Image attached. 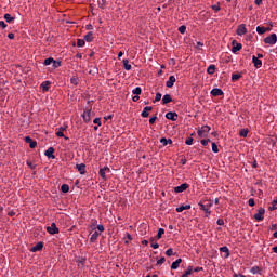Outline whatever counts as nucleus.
I'll use <instances>...</instances> for the list:
<instances>
[{"instance_id": "obj_9", "label": "nucleus", "mask_w": 277, "mask_h": 277, "mask_svg": "<svg viewBox=\"0 0 277 277\" xmlns=\"http://www.w3.org/2000/svg\"><path fill=\"white\" fill-rule=\"evenodd\" d=\"M166 118L167 120H172L173 122H175V120H177L179 118V115L176 113L169 111L166 114Z\"/></svg>"}, {"instance_id": "obj_24", "label": "nucleus", "mask_w": 277, "mask_h": 277, "mask_svg": "<svg viewBox=\"0 0 277 277\" xmlns=\"http://www.w3.org/2000/svg\"><path fill=\"white\" fill-rule=\"evenodd\" d=\"M78 172H80V174H85V164L84 163H80L76 166Z\"/></svg>"}, {"instance_id": "obj_19", "label": "nucleus", "mask_w": 277, "mask_h": 277, "mask_svg": "<svg viewBox=\"0 0 277 277\" xmlns=\"http://www.w3.org/2000/svg\"><path fill=\"white\" fill-rule=\"evenodd\" d=\"M220 252H223L225 254V259H228L230 256V251L228 250V247H221Z\"/></svg>"}, {"instance_id": "obj_34", "label": "nucleus", "mask_w": 277, "mask_h": 277, "mask_svg": "<svg viewBox=\"0 0 277 277\" xmlns=\"http://www.w3.org/2000/svg\"><path fill=\"white\" fill-rule=\"evenodd\" d=\"M98 235H101V234H98V232H94V233L91 235L90 240H91L92 242L96 241V239H98Z\"/></svg>"}, {"instance_id": "obj_30", "label": "nucleus", "mask_w": 277, "mask_h": 277, "mask_svg": "<svg viewBox=\"0 0 277 277\" xmlns=\"http://www.w3.org/2000/svg\"><path fill=\"white\" fill-rule=\"evenodd\" d=\"M163 235H166V229L159 228L156 239H161V237H163Z\"/></svg>"}, {"instance_id": "obj_53", "label": "nucleus", "mask_w": 277, "mask_h": 277, "mask_svg": "<svg viewBox=\"0 0 277 277\" xmlns=\"http://www.w3.org/2000/svg\"><path fill=\"white\" fill-rule=\"evenodd\" d=\"M0 27L1 29H5L8 27V24H5V22L0 21Z\"/></svg>"}, {"instance_id": "obj_22", "label": "nucleus", "mask_w": 277, "mask_h": 277, "mask_svg": "<svg viewBox=\"0 0 277 277\" xmlns=\"http://www.w3.org/2000/svg\"><path fill=\"white\" fill-rule=\"evenodd\" d=\"M193 272H194V267L193 266H188L187 269L182 275V277H189V276H192Z\"/></svg>"}, {"instance_id": "obj_48", "label": "nucleus", "mask_w": 277, "mask_h": 277, "mask_svg": "<svg viewBox=\"0 0 277 277\" xmlns=\"http://www.w3.org/2000/svg\"><path fill=\"white\" fill-rule=\"evenodd\" d=\"M212 150H213L214 153H220V149L217 148V144L212 143Z\"/></svg>"}, {"instance_id": "obj_64", "label": "nucleus", "mask_w": 277, "mask_h": 277, "mask_svg": "<svg viewBox=\"0 0 277 277\" xmlns=\"http://www.w3.org/2000/svg\"><path fill=\"white\" fill-rule=\"evenodd\" d=\"M272 251L275 252V254H277V246L272 248Z\"/></svg>"}, {"instance_id": "obj_16", "label": "nucleus", "mask_w": 277, "mask_h": 277, "mask_svg": "<svg viewBox=\"0 0 277 277\" xmlns=\"http://www.w3.org/2000/svg\"><path fill=\"white\" fill-rule=\"evenodd\" d=\"M44 248V245L42 242H38L35 247L30 249L31 252H40Z\"/></svg>"}, {"instance_id": "obj_4", "label": "nucleus", "mask_w": 277, "mask_h": 277, "mask_svg": "<svg viewBox=\"0 0 277 277\" xmlns=\"http://www.w3.org/2000/svg\"><path fill=\"white\" fill-rule=\"evenodd\" d=\"M107 174H111V169H109V167L100 169V176L103 179V181H107Z\"/></svg>"}, {"instance_id": "obj_26", "label": "nucleus", "mask_w": 277, "mask_h": 277, "mask_svg": "<svg viewBox=\"0 0 277 277\" xmlns=\"http://www.w3.org/2000/svg\"><path fill=\"white\" fill-rule=\"evenodd\" d=\"M84 40L87 42H92V40H94V34L93 32H88L85 36H84Z\"/></svg>"}, {"instance_id": "obj_15", "label": "nucleus", "mask_w": 277, "mask_h": 277, "mask_svg": "<svg viewBox=\"0 0 277 277\" xmlns=\"http://www.w3.org/2000/svg\"><path fill=\"white\" fill-rule=\"evenodd\" d=\"M252 62H253L255 68H261L263 66V62L261 60H259V57H256V56L252 57Z\"/></svg>"}, {"instance_id": "obj_41", "label": "nucleus", "mask_w": 277, "mask_h": 277, "mask_svg": "<svg viewBox=\"0 0 277 277\" xmlns=\"http://www.w3.org/2000/svg\"><path fill=\"white\" fill-rule=\"evenodd\" d=\"M53 58L52 57H49V58H45L44 60V66H51V64H53Z\"/></svg>"}, {"instance_id": "obj_18", "label": "nucleus", "mask_w": 277, "mask_h": 277, "mask_svg": "<svg viewBox=\"0 0 277 277\" xmlns=\"http://www.w3.org/2000/svg\"><path fill=\"white\" fill-rule=\"evenodd\" d=\"M189 209H192L190 205L180 206V207L176 208V212L177 213H183V211H187Z\"/></svg>"}, {"instance_id": "obj_31", "label": "nucleus", "mask_w": 277, "mask_h": 277, "mask_svg": "<svg viewBox=\"0 0 277 277\" xmlns=\"http://www.w3.org/2000/svg\"><path fill=\"white\" fill-rule=\"evenodd\" d=\"M256 31H258V34H260V36H263V34H265L267 31V28L258 26Z\"/></svg>"}, {"instance_id": "obj_25", "label": "nucleus", "mask_w": 277, "mask_h": 277, "mask_svg": "<svg viewBox=\"0 0 277 277\" xmlns=\"http://www.w3.org/2000/svg\"><path fill=\"white\" fill-rule=\"evenodd\" d=\"M41 88H42L43 92H49V88H51V82L44 81V82L41 84Z\"/></svg>"}, {"instance_id": "obj_52", "label": "nucleus", "mask_w": 277, "mask_h": 277, "mask_svg": "<svg viewBox=\"0 0 277 277\" xmlns=\"http://www.w3.org/2000/svg\"><path fill=\"white\" fill-rule=\"evenodd\" d=\"M27 166H28V168H29L30 170H36V164H34V163L27 161Z\"/></svg>"}, {"instance_id": "obj_61", "label": "nucleus", "mask_w": 277, "mask_h": 277, "mask_svg": "<svg viewBox=\"0 0 277 277\" xmlns=\"http://www.w3.org/2000/svg\"><path fill=\"white\" fill-rule=\"evenodd\" d=\"M8 38H9L10 40H14V34L10 32V34L8 35Z\"/></svg>"}, {"instance_id": "obj_7", "label": "nucleus", "mask_w": 277, "mask_h": 277, "mask_svg": "<svg viewBox=\"0 0 277 277\" xmlns=\"http://www.w3.org/2000/svg\"><path fill=\"white\" fill-rule=\"evenodd\" d=\"M237 36H246V34H248V29L246 28V24H241L238 26L237 31H236Z\"/></svg>"}, {"instance_id": "obj_21", "label": "nucleus", "mask_w": 277, "mask_h": 277, "mask_svg": "<svg viewBox=\"0 0 277 277\" xmlns=\"http://www.w3.org/2000/svg\"><path fill=\"white\" fill-rule=\"evenodd\" d=\"M181 263H183V260L182 259H177L176 261H174L171 264V269H179V265H181Z\"/></svg>"}, {"instance_id": "obj_23", "label": "nucleus", "mask_w": 277, "mask_h": 277, "mask_svg": "<svg viewBox=\"0 0 277 277\" xmlns=\"http://www.w3.org/2000/svg\"><path fill=\"white\" fill-rule=\"evenodd\" d=\"M168 103H172V96H170V94H166V95L162 97V104H163V105H168Z\"/></svg>"}, {"instance_id": "obj_50", "label": "nucleus", "mask_w": 277, "mask_h": 277, "mask_svg": "<svg viewBox=\"0 0 277 277\" xmlns=\"http://www.w3.org/2000/svg\"><path fill=\"white\" fill-rule=\"evenodd\" d=\"M212 10H214V12H220L221 10L220 4L212 5Z\"/></svg>"}, {"instance_id": "obj_47", "label": "nucleus", "mask_w": 277, "mask_h": 277, "mask_svg": "<svg viewBox=\"0 0 277 277\" xmlns=\"http://www.w3.org/2000/svg\"><path fill=\"white\" fill-rule=\"evenodd\" d=\"M161 101V93H157L154 100V103H159Z\"/></svg>"}, {"instance_id": "obj_44", "label": "nucleus", "mask_w": 277, "mask_h": 277, "mask_svg": "<svg viewBox=\"0 0 277 277\" xmlns=\"http://www.w3.org/2000/svg\"><path fill=\"white\" fill-rule=\"evenodd\" d=\"M167 256H174V250L172 248L166 251Z\"/></svg>"}, {"instance_id": "obj_62", "label": "nucleus", "mask_w": 277, "mask_h": 277, "mask_svg": "<svg viewBox=\"0 0 277 277\" xmlns=\"http://www.w3.org/2000/svg\"><path fill=\"white\" fill-rule=\"evenodd\" d=\"M111 118H114V116L113 115H108V116L104 117V120H111Z\"/></svg>"}, {"instance_id": "obj_56", "label": "nucleus", "mask_w": 277, "mask_h": 277, "mask_svg": "<svg viewBox=\"0 0 277 277\" xmlns=\"http://www.w3.org/2000/svg\"><path fill=\"white\" fill-rule=\"evenodd\" d=\"M216 224H217L219 226H224V220L219 219V220L216 221Z\"/></svg>"}, {"instance_id": "obj_29", "label": "nucleus", "mask_w": 277, "mask_h": 277, "mask_svg": "<svg viewBox=\"0 0 277 277\" xmlns=\"http://www.w3.org/2000/svg\"><path fill=\"white\" fill-rule=\"evenodd\" d=\"M160 143L162 144V146H168V144H172V141L170 138L162 137L160 140Z\"/></svg>"}, {"instance_id": "obj_37", "label": "nucleus", "mask_w": 277, "mask_h": 277, "mask_svg": "<svg viewBox=\"0 0 277 277\" xmlns=\"http://www.w3.org/2000/svg\"><path fill=\"white\" fill-rule=\"evenodd\" d=\"M132 94H135L136 96H140V94H142V88L136 87L133 91Z\"/></svg>"}, {"instance_id": "obj_43", "label": "nucleus", "mask_w": 277, "mask_h": 277, "mask_svg": "<svg viewBox=\"0 0 277 277\" xmlns=\"http://www.w3.org/2000/svg\"><path fill=\"white\" fill-rule=\"evenodd\" d=\"M77 47H85V40H83V39H78V40H77Z\"/></svg>"}, {"instance_id": "obj_55", "label": "nucleus", "mask_w": 277, "mask_h": 277, "mask_svg": "<svg viewBox=\"0 0 277 277\" xmlns=\"http://www.w3.org/2000/svg\"><path fill=\"white\" fill-rule=\"evenodd\" d=\"M251 274H259V267H252L251 268Z\"/></svg>"}, {"instance_id": "obj_54", "label": "nucleus", "mask_w": 277, "mask_h": 277, "mask_svg": "<svg viewBox=\"0 0 277 277\" xmlns=\"http://www.w3.org/2000/svg\"><path fill=\"white\" fill-rule=\"evenodd\" d=\"M209 142H211V140H201V145L202 146H207V144H209Z\"/></svg>"}, {"instance_id": "obj_32", "label": "nucleus", "mask_w": 277, "mask_h": 277, "mask_svg": "<svg viewBox=\"0 0 277 277\" xmlns=\"http://www.w3.org/2000/svg\"><path fill=\"white\" fill-rule=\"evenodd\" d=\"M93 122H94V124H97V126H95L94 127V131H97L98 130V127H101V118H95L94 120H93Z\"/></svg>"}, {"instance_id": "obj_60", "label": "nucleus", "mask_w": 277, "mask_h": 277, "mask_svg": "<svg viewBox=\"0 0 277 277\" xmlns=\"http://www.w3.org/2000/svg\"><path fill=\"white\" fill-rule=\"evenodd\" d=\"M132 101H133L134 103H137V101H140V95H135V96L132 98Z\"/></svg>"}, {"instance_id": "obj_39", "label": "nucleus", "mask_w": 277, "mask_h": 277, "mask_svg": "<svg viewBox=\"0 0 277 277\" xmlns=\"http://www.w3.org/2000/svg\"><path fill=\"white\" fill-rule=\"evenodd\" d=\"M239 79H241V75H239V74L232 75V81H239Z\"/></svg>"}, {"instance_id": "obj_1", "label": "nucleus", "mask_w": 277, "mask_h": 277, "mask_svg": "<svg viewBox=\"0 0 277 277\" xmlns=\"http://www.w3.org/2000/svg\"><path fill=\"white\" fill-rule=\"evenodd\" d=\"M209 131H211V127H209V126H202V127L197 131V135H199V137H207V135L209 134Z\"/></svg>"}, {"instance_id": "obj_33", "label": "nucleus", "mask_w": 277, "mask_h": 277, "mask_svg": "<svg viewBox=\"0 0 277 277\" xmlns=\"http://www.w3.org/2000/svg\"><path fill=\"white\" fill-rule=\"evenodd\" d=\"M123 68L126 70H131V64H129V60H123Z\"/></svg>"}, {"instance_id": "obj_14", "label": "nucleus", "mask_w": 277, "mask_h": 277, "mask_svg": "<svg viewBox=\"0 0 277 277\" xmlns=\"http://www.w3.org/2000/svg\"><path fill=\"white\" fill-rule=\"evenodd\" d=\"M211 95L212 96H224V91H222V89H212Z\"/></svg>"}, {"instance_id": "obj_51", "label": "nucleus", "mask_w": 277, "mask_h": 277, "mask_svg": "<svg viewBox=\"0 0 277 277\" xmlns=\"http://www.w3.org/2000/svg\"><path fill=\"white\" fill-rule=\"evenodd\" d=\"M166 263V258H161L157 261V265H163Z\"/></svg>"}, {"instance_id": "obj_40", "label": "nucleus", "mask_w": 277, "mask_h": 277, "mask_svg": "<svg viewBox=\"0 0 277 277\" xmlns=\"http://www.w3.org/2000/svg\"><path fill=\"white\" fill-rule=\"evenodd\" d=\"M4 19L6 21V23H10L11 21H14V17H12V15H10V13L4 14Z\"/></svg>"}, {"instance_id": "obj_59", "label": "nucleus", "mask_w": 277, "mask_h": 277, "mask_svg": "<svg viewBox=\"0 0 277 277\" xmlns=\"http://www.w3.org/2000/svg\"><path fill=\"white\" fill-rule=\"evenodd\" d=\"M156 120H157V117H151L149 119V124H155Z\"/></svg>"}, {"instance_id": "obj_57", "label": "nucleus", "mask_w": 277, "mask_h": 277, "mask_svg": "<svg viewBox=\"0 0 277 277\" xmlns=\"http://www.w3.org/2000/svg\"><path fill=\"white\" fill-rule=\"evenodd\" d=\"M151 248H154V250H157L159 248V243L151 242Z\"/></svg>"}, {"instance_id": "obj_58", "label": "nucleus", "mask_w": 277, "mask_h": 277, "mask_svg": "<svg viewBox=\"0 0 277 277\" xmlns=\"http://www.w3.org/2000/svg\"><path fill=\"white\" fill-rule=\"evenodd\" d=\"M97 230H100V233H103L105 230V226L97 225Z\"/></svg>"}, {"instance_id": "obj_10", "label": "nucleus", "mask_w": 277, "mask_h": 277, "mask_svg": "<svg viewBox=\"0 0 277 277\" xmlns=\"http://www.w3.org/2000/svg\"><path fill=\"white\" fill-rule=\"evenodd\" d=\"M68 129V126H63L58 128V131L56 132L57 137H65V140H68L67 136H64V131Z\"/></svg>"}, {"instance_id": "obj_36", "label": "nucleus", "mask_w": 277, "mask_h": 277, "mask_svg": "<svg viewBox=\"0 0 277 277\" xmlns=\"http://www.w3.org/2000/svg\"><path fill=\"white\" fill-rule=\"evenodd\" d=\"M71 85H78L79 84V78L78 77H71L70 78Z\"/></svg>"}, {"instance_id": "obj_3", "label": "nucleus", "mask_w": 277, "mask_h": 277, "mask_svg": "<svg viewBox=\"0 0 277 277\" xmlns=\"http://www.w3.org/2000/svg\"><path fill=\"white\" fill-rule=\"evenodd\" d=\"M254 220H256V222H263V220H265V209L260 208L258 213L254 214Z\"/></svg>"}, {"instance_id": "obj_45", "label": "nucleus", "mask_w": 277, "mask_h": 277, "mask_svg": "<svg viewBox=\"0 0 277 277\" xmlns=\"http://www.w3.org/2000/svg\"><path fill=\"white\" fill-rule=\"evenodd\" d=\"M180 34H185L187 31V27L185 25L179 27Z\"/></svg>"}, {"instance_id": "obj_13", "label": "nucleus", "mask_w": 277, "mask_h": 277, "mask_svg": "<svg viewBox=\"0 0 277 277\" xmlns=\"http://www.w3.org/2000/svg\"><path fill=\"white\" fill-rule=\"evenodd\" d=\"M174 83H176V78L174 76H170L166 85H167V88H173Z\"/></svg>"}, {"instance_id": "obj_63", "label": "nucleus", "mask_w": 277, "mask_h": 277, "mask_svg": "<svg viewBox=\"0 0 277 277\" xmlns=\"http://www.w3.org/2000/svg\"><path fill=\"white\" fill-rule=\"evenodd\" d=\"M194 272H202V267H196Z\"/></svg>"}, {"instance_id": "obj_49", "label": "nucleus", "mask_w": 277, "mask_h": 277, "mask_svg": "<svg viewBox=\"0 0 277 277\" xmlns=\"http://www.w3.org/2000/svg\"><path fill=\"white\" fill-rule=\"evenodd\" d=\"M248 205H249V207H254V205H255L254 198H250V199L248 200Z\"/></svg>"}, {"instance_id": "obj_27", "label": "nucleus", "mask_w": 277, "mask_h": 277, "mask_svg": "<svg viewBox=\"0 0 277 277\" xmlns=\"http://www.w3.org/2000/svg\"><path fill=\"white\" fill-rule=\"evenodd\" d=\"M61 190L63 192V194H68V192H70V186H68V184H63L61 186Z\"/></svg>"}, {"instance_id": "obj_46", "label": "nucleus", "mask_w": 277, "mask_h": 277, "mask_svg": "<svg viewBox=\"0 0 277 277\" xmlns=\"http://www.w3.org/2000/svg\"><path fill=\"white\" fill-rule=\"evenodd\" d=\"M185 144L187 146H192V144H194V138L193 137H188L186 141H185Z\"/></svg>"}, {"instance_id": "obj_35", "label": "nucleus", "mask_w": 277, "mask_h": 277, "mask_svg": "<svg viewBox=\"0 0 277 277\" xmlns=\"http://www.w3.org/2000/svg\"><path fill=\"white\" fill-rule=\"evenodd\" d=\"M239 135L240 137H248V129H241Z\"/></svg>"}, {"instance_id": "obj_6", "label": "nucleus", "mask_w": 277, "mask_h": 277, "mask_svg": "<svg viewBox=\"0 0 277 277\" xmlns=\"http://www.w3.org/2000/svg\"><path fill=\"white\" fill-rule=\"evenodd\" d=\"M188 188H189V184L184 183V184H181L180 186H176L174 188V192H175V194H181V193L185 192Z\"/></svg>"}, {"instance_id": "obj_17", "label": "nucleus", "mask_w": 277, "mask_h": 277, "mask_svg": "<svg viewBox=\"0 0 277 277\" xmlns=\"http://www.w3.org/2000/svg\"><path fill=\"white\" fill-rule=\"evenodd\" d=\"M148 111H153V107L146 106V107L143 109L141 116H142L143 118H148V116H149Z\"/></svg>"}, {"instance_id": "obj_11", "label": "nucleus", "mask_w": 277, "mask_h": 277, "mask_svg": "<svg viewBox=\"0 0 277 277\" xmlns=\"http://www.w3.org/2000/svg\"><path fill=\"white\" fill-rule=\"evenodd\" d=\"M25 143L29 144L30 148H36V146H38V143L36 141L31 140V137H29V136L25 137Z\"/></svg>"}, {"instance_id": "obj_20", "label": "nucleus", "mask_w": 277, "mask_h": 277, "mask_svg": "<svg viewBox=\"0 0 277 277\" xmlns=\"http://www.w3.org/2000/svg\"><path fill=\"white\" fill-rule=\"evenodd\" d=\"M91 114H92V111H90V110H85V111L82 114V118H83L84 122H90V120H91L90 115H91Z\"/></svg>"}, {"instance_id": "obj_8", "label": "nucleus", "mask_w": 277, "mask_h": 277, "mask_svg": "<svg viewBox=\"0 0 277 277\" xmlns=\"http://www.w3.org/2000/svg\"><path fill=\"white\" fill-rule=\"evenodd\" d=\"M53 153H55V148L49 147L45 150L44 155H45V157H48V159H55V155H53Z\"/></svg>"}, {"instance_id": "obj_42", "label": "nucleus", "mask_w": 277, "mask_h": 277, "mask_svg": "<svg viewBox=\"0 0 277 277\" xmlns=\"http://www.w3.org/2000/svg\"><path fill=\"white\" fill-rule=\"evenodd\" d=\"M53 68H60L62 66V63L60 61H52Z\"/></svg>"}, {"instance_id": "obj_38", "label": "nucleus", "mask_w": 277, "mask_h": 277, "mask_svg": "<svg viewBox=\"0 0 277 277\" xmlns=\"http://www.w3.org/2000/svg\"><path fill=\"white\" fill-rule=\"evenodd\" d=\"M232 51L234 53H237V51H241V43H237L236 45L233 47Z\"/></svg>"}, {"instance_id": "obj_5", "label": "nucleus", "mask_w": 277, "mask_h": 277, "mask_svg": "<svg viewBox=\"0 0 277 277\" xmlns=\"http://www.w3.org/2000/svg\"><path fill=\"white\" fill-rule=\"evenodd\" d=\"M47 232L50 235H57V233H60V228H57V225H55V223H52L51 226L47 227Z\"/></svg>"}, {"instance_id": "obj_28", "label": "nucleus", "mask_w": 277, "mask_h": 277, "mask_svg": "<svg viewBox=\"0 0 277 277\" xmlns=\"http://www.w3.org/2000/svg\"><path fill=\"white\" fill-rule=\"evenodd\" d=\"M207 72H208V75H215V65H210L207 68Z\"/></svg>"}, {"instance_id": "obj_12", "label": "nucleus", "mask_w": 277, "mask_h": 277, "mask_svg": "<svg viewBox=\"0 0 277 277\" xmlns=\"http://www.w3.org/2000/svg\"><path fill=\"white\" fill-rule=\"evenodd\" d=\"M199 207L201 211H205V213H207L208 215H211V211H209V208L213 207V203H209V206H205L203 203L199 202Z\"/></svg>"}, {"instance_id": "obj_2", "label": "nucleus", "mask_w": 277, "mask_h": 277, "mask_svg": "<svg viewBox=\"0 0 277 277\" xmlns=\"http://www.w3.org/2000/svg\"><path fill=\"white\" fill-rule=\"evenodd\" d=\"M276 42H277V35L274 32L271 36L264 38L265 44L274 45V44H276Z\"/></svg>"}]
</instances>
